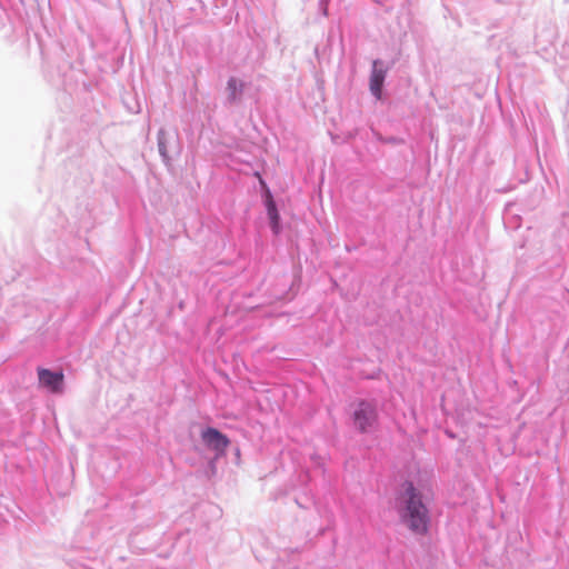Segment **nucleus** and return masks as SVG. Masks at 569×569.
<instances>
[{
    "label": "nucleus",
    "instance_id": "nucleus-6",
    "mask_svg": "<svg viewBox=\"0 0 569 569\" xmlns=\"http://www.w3.org/2000/svg\"><path fill=\"white\" fill-rule=\"evenodd\" d=\"M260 183H261L262 188L264 189L263 202H264L267 216L269 219L270 229L273 234L278 236L281 232L282 227H281V217H280L279 210L277 208V203L272 197V193H271L269 187L264 182V180L260 179Z\"/></svg>",
    "mask_w": 569,
    "mask_h": 569
},
{
    "label": "nucleus",
    "instance_id": "nucleus-7",
    "mask_svg": "<svg viewBox=\"0 0 569 569\" xmlns=\"http://www.w3.org/2000/svg\"><path fill=\"white\" fill-rule=\"evenodd\" d=\"M387 76V69L380 59L372 61V69L369 78V89L371 94L380 100L382 98V89Z\"/></svg>",
    "mask_w": 569,
    "mask_h": 569
},
{
    "label": "nucleus",
    "instance_id": "nucleus-11",
    "mask_svg": "<svg viewBox=\"0 0 569 569\" xmlns=\"http://www.w3.org/2000/svg\"><path fill=\"white\" fill-rule=\"evenodd\" d=\"M323 14L327 16V7H323Z\"/></svg>",
    "mask_w": 569,
    "mask_h": 569
},
{
    "label": "nucleus",
    "instance_id": "nucleus-10",
    "mask_svg": "<svg viewBox=\"0 0 569 569\" xmlns=\"http://www.w3.org/2000/svg\"><path fill=\"white\" fill-rule=\"evenodd\" d=\"M388 142L397 143V142H398V139H396V138H390V139L388 140Z\"/></svg>",
    "mask_w": 569,
    "mask_h": 569
},
{
    "label": "nucleus",
    "instance_id": "nucleus-2",
    "mask_svg": "<svg viewBox=\"0 0 569 569\" xmlns=\"http://www.w3.org/2000/svg\"><path fill=\"white\" fill-rule=\"evenodd\" d=\"M353 428L361 435L372 433L378 427L379 410L373 399H359L353 405L351 412Z\"/></svg>",
    "mask_w": 569,
    "mask_h": 569
},
{
    "label": "nucleus",
    "instance_id": "nucleus-5",
    "mask_svg": "<svg viewBox=\"0 0 569 569\" xmlns=\"http://www.w3.org/2000/svg\"><path fill=\"white\" fill-rule=\"evenodd\" d=\"M37 373L41 387L56 395L63 391L64 375L61 370H51L39 367L37 369Z\"/></svg>",
    "mask_w": 569,
    "mask_h": 569
},
{
    "label": "nucleus",
    "instance_id": "nucleus-8",
    "mask_svg": "<svg viewBox=\"0 0 569 569\" xmlns=\"http://www.w3.org/2000/svg\"><path fill=\"white\" fill-rule=\"evenodd\" d=\"M244 89L246 83L242 80H239L236 77H230L227 81L226 87V90L228 92L226 103L229 106H233L240 102Z\"/></svg>",
    "mask_w": 569,
    "mask_h": 569
},
{
    "label": "nucleus",
    "instance_id": "nucleus-1",
    "mask_svg": "<svg viewBox=\"0 0 569 569\" xmlns=\"http://www.w3.org/2000/svg\"><path fill=\"white\" fill-rule=\"evenodd\" d=\"M395 509L403 526L415 535H426L430 526V515L422 492L412 481H405L395 497Z\"/></svg>",
    "mask_w": 569,
    "mask_h": 569
},
{
    "label": "nucleus",
    "instance_id": "nucleus-9",
    "mask_svg": "<svg viewBox=\"0 0 569 569\" xmlns=\"http://www.w3.org/2000/svg\"><path fill=\"white\" fill-rule=\"evenodd\" d=\"M273 569H298V566L296 562L287 565L282 558H279L277 560Z\"/></svg>",
    "mask_w": 569,
    "mask_h": 569
},
{
    "label": "nucleus",
    "instance_id": "nucleus-3",
    "mask_svg": "<svg viewBox=\"0 0 569 569\" xmlns=\"http://www.w3.org/2000/svg\"><path fill=\"white\" fill-rule=\"evenodd\" d=\"M158 151L166 167H170L173 159L182 151V143L178 132L170 133L166 129H159L157 133Z\"/></svg>",
    "mask_w": 569,
    "mask_h": 569
},
{
    "label": "nucleus",
    "instance_id": "nucleus-4",
    "mask_svg": "<svg viewBox=\"0 0 569 569\" xmlns=\"http://www.w3.org/2000/svg\"><path fill=\"white\" fill-rule=\"evenodd\" d=\"M201 440L203 445L216 453L217 457L226 455L230 445V439L214 427H206L201 431Z\"/></svg>",
    "mask_w": 569,
    "mask_h": 569
}]
</instances>
